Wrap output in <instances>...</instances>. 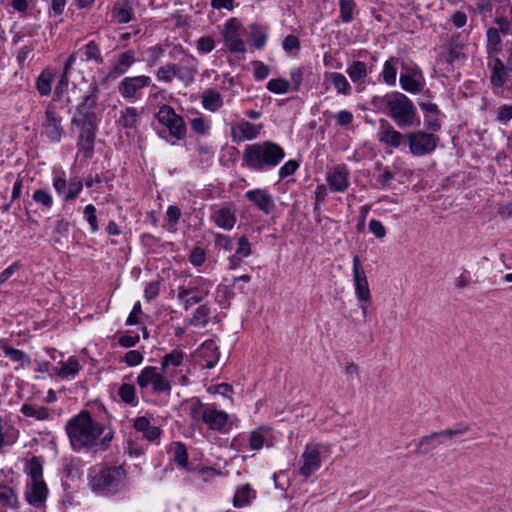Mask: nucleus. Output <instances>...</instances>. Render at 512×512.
Instances as JSON below:
<instances>
[{
    "label": "nucleus",
    "mask_w": 512,
    "mask_h": 512,
    "mask_svg": "<svg viewBox=\"0 0 512 512\" xmlns=\"http://www.w3.org/2000/svg\"><path fill=\"white\" fill-rule=\"evenodd\" d=\"M99 86L95 80L90 83L88 93L83 97L81 103L76 107L80 118H72V125L80 127V134L77 141V149L90 159L94 153V144L97 131V116L93 109L97 106L99 99Z\"/></svg>",
    "instance_id": "f257e3e1"
},
{
    "label": "nucleus",
    "mask_w": 512,
    "mask_h": 512,
    "mask_svg": "<svg viewBox=\"0 0 512 512\" xmlns=\"http://www.w3.org/2000/svg\"><path fill=\"white\" fill-rule=\"evenodd\" d=\"M65 431L74 451L90 448L104 432V425L93 420L88 410H81L65 426Z\"/></svg>",
    "instance_id": "f03ea898"
},
{
    "label": "nucleus",
    "mask_w": 512,
    "mask_h": 512,
    "mask_svg": "<svg viewBox=\"0 0 512 512\" xmlns=\"http://www.w3.org/2000/svg\"><path fill=\"white\" fill-rule=\"evenodd\" d=\"M371 103L377 108L385 105L387 115L395 121L398 127L420 125V118L414 103L401 92H391L383 97L374 96Z\"/></svg>",
    "instance_id": "7ed1b4c3"
},
{
    "label": "nucleus",
    "mask_w": 512,
    "mask_h": 512,
    "mask_svg": "<svg viewBox=\"0 0 512 512\" xmlns=\"http://www.w3.org/2000/svg\"><path fill=\"white\" fill-rule=\"evenodd\" d=\"M284 157V149L277 143L267 140L247 145L243 153V162L254 171H263L276 167Z\"/></svg>",
    "instance_id": "20e7f679"
},
{
    "label": "nucleus",
    "mask_w": 512,
    "mask_h": 512,
    "mask_svg": "<svg viewBox=\"0 0 512 512\" xmlns=\"http://www.w3.org/2000/svg\"><path fill=\"white\" fill-rule=\"evenodd\" d=\"M126 479L127 473L123 466L105 467L91 478L90 487L93 492L113 495L125 486Z\"/></svg>",
    "instance_id": "39448f33"
},
{
    "label": "nucleus",
    "mask_w": 512,
    "mask_h": 512,
    "mask_svg": "<svg viewBox=\"0 0 512 512\" xmlns=\"http://www.w3.org/2000/svg\"><path fill=\"white\" fill-rule=\"evenodd\" d=\"M190 416L195 422L205 423L209 429L222 431L227 425L229 415L222 410H217L211 405H206L196 400L190 408Z\"/></svg>",
    "instance_id": "423d86ee"
},
{
    "label": "nucleus",
    "mask_w": 512,
    "mask_h": 512,
    "mask_svg": "<svg viewBox=\"0 0 512 512\" xmlns=\"http://www.w3.org/2000/svg\"><path fill=\"white\" fill-rule=\"evenodd\" d=\"M409 150L414 156H424L433 152L439 138L432 133L425 131L408 132L405 134Z\"/></svg>",
    "instance_id": "0eeeda50"
},
{
    "label": "nucleus",
    "mask_w": 512,
    "mask_h": 512,
    "mask_svg": "<svg viewBox=\"0 0 512 512\" xmlns=\"http://www.w3.org/2000/svg\"><path fill=\"white\" fill-rule=\"evenodd\" d=\"M158 122L166 126L169 130V134L181 140L186 135V124L183 118L178 115L174 108L169 105H162L156 114Z\"/></svg>",
    "instance_id": "6e6552de"
},
{
    "label": "nucleus",
    "mask_w": 512,
    "mask_h": 512,
    "mask_svg": "<svg viewBox=\"0 0 512 512\" xmlns=\"http://www.w3.org/2000/svg\"><path fill=\"white\" fill-rule=\"evenodd\" d=\"M150 84L151 78L149 76L125 77L119 83L118 92L124 99L137 100L141 96L142 89Z\"/></svg>",
    "instance_id": "1a4fd4ad"
},
{
    "label": "nucleus",
    "mask_w": 512,
    "mask_h": 512,
    "mask_svg": "<svg viewBox=\"0 0 512 512\" xmlns=\"http://www.w3.org/2000/svg\"><path fill=\"white\" fill-rule=\"evenodd\" d=\"M62 118L55 110V107L49 104L45 111V120L42 123L44 134L49 141L58 143L61 141L64 128L61 125Z\"/></svg>",
    "instance_id": "9d476101"
},
{
    "label": "nucleus",
    "mask_w": 512,
    "mask_h": 512,
    "mask_svg": "<svg viewBox=\"0 0 512 512\" xmlns=\"http://www.w3.org/2000/svg\"><path fill=\"white\" fill-rule=\"evenodd\" d=\"M353 281L357 299L366 304L371 303V294L365 271L361 265L359 256L353 257Z\"/></svg>",
    "instance_id": "9b49d317"
},
{
    "label": "nucleus",
    "mask_w": 512,
    "mask_h": 512,
    "mask_svg": "<svg viewBox=\"0 0 512 512\" xmlns=\"http://www.w3.org/2000/svg\"><path fill=\"white\" fill-rule=\"evenodd\" d=\"M240 25L236 19L232 18L225 24L223 38L228 50L232 53H245L246 47L244 41L239 35Z\"/></svg>",
    "instance_id": "f8f14e48"
},
{
    "label": "nucleus",
    "mask_w": 512,
    "mask_h": 512,
    "mask_svg": "<svg viewBox=\"0 0 512 512\" xmlns=\"http://www.w3.org/2000/svg\"><path fill=\"white\" fill-rule=\"evenodd\" d=\"M245 198L266 215H269L275 209L273 196L267 189L249 190L245 193Z\"/></svg>",
    "instance_id": "ddd939ff"
},
{
    "label": "nucleus",
    "mask_w": 512,
    "mask_h": 512,
    "mask_svg": "<svg viewBox=\"0 0 512 512\" xmlns=\"http://www.w3.org/2000/svg\"><path fill=\"white\" fill-rule=\"evenodd\" d=\"M262 128V124H253L249 121L241 120L237 125L231 127L230 135L236 143L244 140H253L259 136Z\"/></svg>",
    "instance_id": "4468645a"
},
{
    "label": "nucleus",
    "mask_w": 512,
    "mask_h": 512,
    "mask_svg": "<svg viewBox=\"0 0 512 512\" xmlns=\"http://www.w3.org/2000/svg\"><path fill=\"white\" fill-rule=\"evenodd\" d=\"M135 61V52L133 50H127L121 53L117 61L111 67L110 71L103 78V83L113 81L121 75L125 74L129 70V68L135 63Z\"/></svg>",
    "instance_id": "2eb2a0df"
},
{
    "label": "nucleus",
    "mask_w": 512,
    "mask_h": 512,
    "mask_svg": "<svg viewBox=\"0 0 512 512\" xmlns=\"http://www.w3.org/2000/svg\"><path fill=\"white\" fill-rule=\"evenodd\" d=\"M303 465L299 469V474L308 478L315 470L320 467V452L316 446H307L302 454Z\"/></svg>",
    "instance_id": "dca6fc26"
},
{
    "label": "nucleus",
    "mask_w": 512,
    "mask_h": 512,
    "mask_svg": "<svg viewBox=\"0 0 512 512\" xmlns=\"http://www.w3.org/2000/svg\"><path fill=\"white\" fill-rule=\"evenodd\" d=\"M349 171L346 165H338L333 172L327 176V182L333 192H343L349 186Z\"/></svg>",
    "instance_id": "f3484780"
},
{
    "label": "nucleus",
    "mask_w": 512,
    "mask_h": 512,
    "mask_svg": "<svg viewBox=\"0 0 512 512\" xmlns=\"http://www.w3.org/2000/svg\"><path fill=\"white\" fill-rule=\"evenodd\" d=\"M380 123L381 131L379 132V141L386 146L398 148L405 135L395 130L393 126L384 119L380 120Z\"/></svg>",
    "instance_id": "a211bd4d"
},
{
    "label": "nucleus",
    "mask_w": 512,
    "mask_h": 512,
    "mask_svg": "<svg viewBox=\"0 0 512 512\" xmlns=\"http://www.w3.org/2000/svg\"><path fill=\"white\" fill-rule=\"evenodd\" d=\"M213 222L224 230H231L237 221L235 209L230 206H222L211 215Z\"/></svg>",
    "instance_id": "6ab92c4d"
},
{
    "label": "nucleus",
    "mask_w": 512,
    "mask_h": 512,
    "mask_svg": "<svg viewBox=\"0 0 512 512\" xmlns=\"http://www.w3.org/2000/svg\"><path fill=\"white\" fill-rule=\"evenodd\" d=\"M48 495V488L44 480L32 481L31 488L26 492L27 502L34 507H41Z\"/></svg>",
    "instance_id": "aec40b11"
},
{
    "label": "nucleus",
    "mask_w": 512,
    "mask_h": 512,
    "mask_svg": "<svg viewBox=\"0 0 512 512\" xmlns=\"http://www.w3.org/2000/svg\"><path fill=\"white\" fill-rule=\"evenodd\" d=\"M133 427L136 431L141 432L148 441L157 440L162 433L161 429L157 426H152L149 419L145 416L137 417L134 420Z\"/></svg>",
    "instance_id": "412c9836"
},
{
    "label": "nucleus",
    "mask_w": 512,
    "mask_h": 512,
    "mask_svg": "<svg viewBox=\"0 0 512 512\" xmlns=\"http://www.w3.org/2000/svg\"><path fill=\"white\" fill-rule=\"evenodd\" d=\"M201 98L202 106L208 111L216 112L223 106L222 95L213 88L204 90Z\"/></svg>",
    "instance_id": "4be33fe9"
},
{
    "label": "nucleus",
    "mask_w": 512,
    "mask_h": 512,
    "mask_svg": "<svg viewBox=\"0 0 512 512\" xmlns=\"http://www.w3.org/2000/svg\"><path fill=\"white\" fill-rule=\"evenodd\" d=\"M255 497L256 491L252 489L250 484L246 483L237 489L233 497V506L235 508L247 506Z\"/></svg>",
    "instance_id": "5701e85b"
},
{
    "label": "nucleus",
    "mask_w": 512,
    "mask_h": 512,
    "mask_svg": "<svg viewBox=\"0 0 512 512\" xmlns=\"http://www.w3.org/2000/svg\"><path fill=\"white\" fill-rule=\"evenodd\" d=\"M113 14L118 23H128L133 17V7L128 0H118L114 5Z\"/></svg>",
    "instance_id": "b1692460"
},
{
    "label": "nucleus",
    "mask_w": 512,
    "mask_h": 512,
    "mask_svg": "<svg viewBox=\"0 0 512 512\" xmlns=\"http://www.w3.org/2000/svg\"><path fill=\"white\" fill-rule=\"evenodd\" d=\"M140 112L135 107H126L120 112L118 123L124 129H134L139 121Z\"/></svg>",
    "instance_id": "393cba45"
},
{
    "label": "nucleus",
    "mask_w": 512,
    "mask_h": 512,
    "mask_svg": "<svg viewBox=\"0 0 512 512\" xmlns=\"http://www.w3.org/2000/svg\"><path fill=\"white\" fill-rule=\"evenodd\" d=\"M210 314H211L210 305H208L207 303L202 304L196 308L192 317L188 320L187 323H188V325L194 326V327H197V326L205 327L209 322Z\"/></svg>",
    "instance_id": "a878e982"
},
{
    "label": "nucleus",
    "mask_w": 512,
    "mask_h": 512,
    "mask_svg": "<svg viewBox=\"0 0 512 512\" xmlns=\"http://www.w3.org/2000/svg\"><path fill=\"white\" fill-rule=\"evenodd\" d=\"M200 353L201 356L207 359L205 368H214L219 360L220 353L218 347L213 343V341L205 342L201 348Z\"/></svg>",
    "instance_id": "bb28decb"
},
{
    "label": "nucleus",
    "mask_w": 512,
    "mask_h": 512,
    "mask_svg": "<svg viewBox=\"0 0 512 512\" xmlns=\"http://www.w3.org/2000/svg\"><path fill=\"white\" fill-rule=\"evenodd\" d=\"M20 411L24 416L35 418L40 421L47 420L50 417L49 408L36 406L30 403H24Z\"/></svg>",
    "instance_id": "cd10ccee"
},
{
    "label": "nucleus",
    "mask_w": 512,
    "mask_h": 512,
    "mask_svg": "<svg viewBox=\"0 0 512 512\" xmlns=\"http://www.w3.org/2000/svg\"><path fill=\"white\" fill-rule=\"evenodd\" d=\"M442 443L443 440L437 436L436 432H433L430 435L423 436L419 440L415 452L417 454H427Z\"/></svg>",
    "instance_id": "c85d7f7f"
},
{
    "label": "nucleus",
    "mask_w": 512,
    "mask_h": 512,
    "mask_svg": "<svg viewBox=\"0 0 512 512\" xmlns=\"http://www.w3.org/2000/svg\"><path fill=\"white\" fill-rule=\"evenodd\" d=\"M117 395L121 401L130 406H137L138 400L136 396V388L133 384L123 383L120 385L117 391Z\"/></svg>",
    "instance_id": "c756f323"
},
{
    "label": "nucleus",
    "mask_w": 512,
    "mask_h": 512,
    "mask_svg": "<svg viewBox=\"0 0 512 512\" xmlns=\"http://www.w3.org/2000/svg\"><path fill=\"white\" fill-rule=\"evenodd\" d=\"M25 472L30 476L32 481L43 480V461L39 456H32L26 463Z\"/></svg>",
    "instance_id": "7c9ffc66"
},
{
    "label": "nucleus",
    "mask_w": 512,
    "mask_h": 512,
    "mask_svg": "<svg viewBox=\"0 0 512 512\" xmlns=\"http://www.w3.org/2000/svg\"><path fill=\"white\" fill-rule=\"evenodd\" d=\"M347 74L354 83H361L367 77V65L362 61H354L347 69Z\"/></svg>",
    "instance_id": "2f4dec72"
},
{
    "label": "nucleus",
    "mask_w": 512,
    "mask_h": 512,
    "mask_svg": "<svg viewBox=\"0 0 512 512\" xmlns=\"http://www.w3.org/2000/svg\"><path fill=\"white\" fill-rule=\"evenodd\" d=\"M328 80L333 84L334 88L338 93L348 95L351 92V85L349 84L346 77L338 72H332L326 74Z\"/></svg>",
    "instance_id": "473e14b6"
},
{
    "label": "nucleus",
    "mask_w": 512,
    "mask_h": 512,
    "mask_svg": "<svg viewBox=\"0 0 512 512\" xmlns=\"http://www.w3.org/2000/svg\"><path fill=\"white\" fill-rule=\"evenodd\" d=\"M53 81V74L48 69H45L37 77L36 88L41 96H48L51 93V85Z\"/></svg>",
    "instance_id": "72a5a7b5"
},
{
    "label": "nucleus",
    "mask_w": 512,
    "mask_h": 512,
    "mask_svg": "<svg viewBox=\"0 0 512 512\" xmlns=\"http://www.w3.org/2000/svg\"><path fill=\"white\" fill-rule=\"evenodd\" d=\"M2 350L6 357L10 358L14 362L20 363L22 366H28L31 363L30 357L22 350L16 349L7 344L2 346Z\"/></svg>",
    "instance_id": "f704fd0d"
},
{
    "label": "nucleus",
    "mask_w": 512,
    "mask_h": 512,
    "mask_svg": "<svg viewBox=\"0 0 512 512\" xmlns=\"http://www.w3.org/2000/svg\"><path fill=\"white\" fill-rule=\"evenodd\" d=\"M182 68L176 64H167L161 66L157 71V77L159 80L164 82H171L174 77L182 78Z\"/></svg>",
    "instance_id": "c9c22d12"
},
{
    "label": "nucleus",
    "mask_w": 512,
    "mask_h": 512,
    "mask_svg": "<svg viewBox=\"0 0 512 512\" xmlns=\"http://www.w3.org/2000/svg\"><path fill=\"white\" fill-rule=\"evenodd\" d=\"M157 375V368L154 366H146L142 369L136 379V383L141 391H144L149 385H152Z\"/></svg>",
    "instance_id": "e433bc0d"
},
{
    "label": "nucleus",
    "mask_w": 512,
    "mask_h": 512,
    "mask_svg": "<svg viewBox=\"0 0 512 512\" xmlns=\"http://www.w3.org/2000/svg\"><path fill=\"white\" fill-rule=\"evenodd\" d=\"M398 63V58L391 57L384 63L382 77L383 81L388 85H395L396 83V75L397 69L396 64Z\"/></svg>",
    "instance_id": "4c0bfd02"
},
{
    "label": "nucleus",
    "mask_w": 512,
    "mask_h": 512,
    "mask_svg": "<svg viewBox=\"0 0 512 512\" xmlns=\"http://www.w3.org/2000/svg\"><path fill=\"white\" fill-rule=\"evenodd\" d=\"M399 81L402 89L409 93H419L423 89V84L411 74H401Z\"/></svg>",
    "instance_id": "58836bf2"
},
{
    "label": "nucleus",
    "mask_w": 512,
    "mask_h": 512,
    "mask_svg": "<svg viewBox=\"0 0 512 512\" xmlns=\"http://www.w3.org/2000/svg\"><path fill=\"white\" fill-rule=\"evenodd\" d=\"M83 189L82 179L78 176H73L70 178L68 183L67 192L64 195V201H72L75 200L80 192Z\"/></svg>",
    "instance_id": "ea45409f"
},
{
    "label": "nucleus",
    "mask_w": 512,
    "mask_h": 512,
    "mask_svg": "<svg viewBox=\"0 0 512 512\" xmlns=\"http://www.w3.org/2000/svg\"><path fill=\"white\" fill-rule=\"evenodd\" d=\"M17 502V495L14 490L5 484H0V503L3 506L14 508Z\"/></svg>",
    "instance_id": "a19ab883"
},
{
    "label": "nucleus",
    "mask_w": 512,
    "mask_h": 512,
    "mask_svg": "<svg viewBox=\"0 0 512 512\" xmlns=\"http://www.w3.org/2000/svg\"><path fill=\"white\" fill-rule=\"evenodd\" d=\"M470 431V426L465 423H456L453 428H448L445 430H441L439 432H436L437 436L443 440V438H449L452 439L455 436L466 434Z\"/></svg>",
    "instance_id": "79ce46f5"
},
{
    "label": "nucleus",
    "mask_w": 512,
    "mask_h": 512,
    "mask_svg": "<svg viewBox=\"0 0 512 512\" xmlns=\"http://www.w3.org/2000/svg\"><path fill=\"white\" fill-rule=\"evenodd\" d=\"M60 364L61 368L58 375L62 378H65L69 375H76L81 370L79 361L74 357L69 358L65 362H61Z\"/></svg>",
    "instance_id": "37998d69"
},
{
    "label": "nucleus",
    "mask_w": 512,
    "mask_h": 512,
    "mask_svg": "<svg viewBox=\"0 0 512 512\" xmlns=\"http://www.w3.org/2000/svg\"><path fill=\"white\" fill-rule=\"evenodd\" d=\"M84 56L86 61H95L97 64L103 63L100 48L95 41H90L84 46Z\"/></svg>",
    "instance_id": "c03bdc74"
},
{
    "label": "nucleus",
    "mask_w": 512,
    "mask_h": 512,
    "mask_svg": "<svg viewBox=\"0 0 512 512\" xmlns=\"http://www.w3.org/2000/svg\"><path fill=\"white\" fill-rule=\"evenodd\" d=\"M174 461L181 468L188 466V452L185 444L182 442L174 443Z\"/></svg>",
    "instance_id": "a18cd8bd"
},
{
    "label": "nucleus",
    "mask_w": 512,
    "mask_h": 512,
    "mask_svg": "<svg viewBox=\"0 0 512 512\" xmlns=\"http://www.w3.org/2000/svg\"><path fill=\"white\" fill-rule=\"evenodd\" d=\"M340 18L342 22L348 23L353 19V12L356 4L353 0H340Z\"/></svg>",
    "instance_id": "49530a36"
},
{
    "label": "nucleus",
    "mask_w": 512,
    "mask_h": 512,
    "mask_svg": "<svg viewBox=\"0 0 512 512\" xmlns=\"http://www.w3.org/2000/svg\"><path fill=\"white\" fill-rule=\"evenodd\" d=\"M488 50L494 53L501 51V37L499 30L496 28H489L487 30Z\"/></svg>",
    "instance_id": "de8ad7c7"
},
{
    "label": "nucleus",
    "mask_w": 512,
    "mask_h": 512,
    "mask_svg": "<svg viewBox=\"0 0 512 512\" xmlns=\"http://www.w3.org/2000/svg\"><path fill=\"white\" fill-rule=\"evenodd\" d=\"M290 87L289 82L283 78L271 79L267 83V89L275 94H283L288 92Z\"/></svg>",
    "instance_id": "09e8293b"
},
{
    "label": "nucleus",
    "mask_w": 512,
    "mask_h": 512,
    "mask_svg": "<svg viewBox=\"0 0 512 512\" xmlns=\"http://www.w3.org/2000/svg\"><path fill=\"white\" fill-rule=\"evenodd\" d=\"M32 199L46 209H50L53 205L52 196L44 189L35 190L32 195Z\"/></svg>",
    "instance_id": "8fccbe9b"
},
{
    "label": "nucleus",
    "mask_w": 512,
    "mask_h": 512,
    "mask_svg": "<svg viewBox=\"0 0 512 512\" xmlns=\"http://www.w3.org/2000/svg\"><path fill=\"white\" fill-rule=\"evenodd\" d=\"M171 384L167 380L165 376H163L161 373L157 372V375L154 379V382L152 384V389L154 393H170L171 391Z\"/></svg>",
    "instance_id": "3c124183"
},
{
    "label": "nucleus",
    "mask_w": 512,
    "mask_h": 512,
    "mask_svg": "<svg viewBox=\"0 0 512 512\" xmlns=\"http://www.w3.org/2000/svg\"><path fill=\"white\" fill-rule=\"evenodd\" d=\"M84 217L86 218L92 232H97L99 230L98 219L96 215V208L94 205L89 204L84 208Z\"/></svg>",
    "instance_id": "603ef678"
},
{
    "label": "nucleus",
    "mask_w": 512,
    "mask_h": 512,
    "mask_svg": "<svg viewBox=\"0 0 512 512\" xmlns=\"http://www.w3.org/2000/svg\"><path fill=\"white\" fill-rule=\"evenodd\" d=\"M496 119L502 124L508 123L512 119V105H501L497 108Z\"/></svg>",
    "instance_id": "864d4df0"
},
{
    "label": "nucleus",
    "mask_w": 512,
    "mask_h": 512,
    "mask_svg": "<svg viewBox=\"0 0 512 512\" xmlns=\"http://www.w3.org/2000/svg\"><path fill=\"white\" fill-rule=\"evenodd\" d=\"M299 168V163L296 160L287 161L280 169H279V178L285 179L291 175H293L297 169Z\"/></svg>",
    "instance_id": "5fc2aeb1"
},
{
    "label": "nucleus",
    "mask_w": 512,
    "mask_h": 512,
    "mask_svg": "<svg viewBox=\"0 0 512 512\" xmlns=\"http://www.w3.org/2000/svg\"><path fill=\"white\" fill-rule=\"evenodd\" d=\"M507 77H508L507 70L502 71V72L497 71V70L492 71L491 76H490V82H491L492 87L494 89L502 88L507 81Z\"/></svg>",
    "instance_id": "6e6d98bb"
},
{
    "label": "nucleus",
    "mask_w": 512,
    "mask_h": 512,
    "mask_svg": "<svg viewBox=\"0 0 512 512\" xmlns=\"http://www.w3.org/2000/svg\"><path fill=\"white\" fill-rule=\"evenodd\" d=\"M251 39L256 49H262L266 43L267 37L256 25L251 26Z\"/></svg>",
    "instance_id": "4d7b16f0"
},
{
    "label": "nucleus",
    "mask_w": 512,
    "mask_h": 512,
    "mask_svg": "<svg viewBox=\"0 0 512 512\" xmlns=\"http://www.w3.org/2000/svg\"><path fill=\"white\" fill-rule=\"evenodd\" d=\"M160 292V281H152L149 282L144 290V297L145 299L150 302L154 300Z\"/></svg>",
    "instance_id": "13d9d810"
},
{
    "label": "nucleus",
    "mask_w": 512,
    "mask_h": 512,
    "mask_svg": "<svg viewBox=\"0 0 512 512\" xmlns=\"http://www.w3.org/2000/svg\"><path fill=\"white\" fill-rule=\"evenodd\" d=\"M282 48L285 52L291 53L292 51H298L300 49V41L295 35H287L283 42Z\"/></svg>",
    "instance_id": "bf43d9fd"
},
{
    "label": "nucleus",
    "mask_w": 512,
    "mask_h": 512,
    "mask_svg": "<svg viewBox=\"0 0 512 512\" xmlns=\"http://www.w3.org/2000/svg\"><path fill=\"white\" fill-rule=\"evenodd\" d=\"M265 443V437L259 431H252L249 435V446L252 450H259Z\"/></svg>",
    "instance_id": "052dcab7"
},
{
    "label": "nucleus",
    "mask_w": 512,
    "mask_h": 512,
    "mask_svg": "<svg viewBox=\"0 0 512 512\" xmlns=\"http://www.w3.org/2000/svg\"><path fill=\"white\" fill-rule=\"evenodd\" d=\"M191 129L198 135H205L208 132V125L203 117H197L190 121Z\"/></svg>",
    "instance_id": "680f3d73"
},
{
    "label": "nucleus",
    "mask_w": 512,
    "mask_h": 512,
    "mask_svg": "<svg viewBox=\"0 0 512 512\" xmlns=\"http://www.w3.org/2000/svg\"><path fill=\"white\" fill-rule=\"evenodd\" d=\"M238 244H239V247L235 252L236 257L237 258H238V256H240L242 258L248 257L251 254L252 250H251V246H250V243H249L247 237L242 236L241 238H239Z\"/></svg>",
    "instance_id": "e2e57ef3"
},
{
    "label": "nucleus",
    "mask_w": 512,
    "mask_h": 512,
    "mask_svg": "<svg viewBox=\"0 0 512 512\" xmlns=\"http://www.w3.org/2000/svg\"><path fill=\"white\" fill-rule=\"evenodd\" d=\"M189 260L194 266H201L205 262V251L201 247H195L190 253Z\"/></svg>",
    "instance_id": "0e129e2a"
},
{
    "label": "nucleus",
    "mask_w": 512,
    "mask_h": 512,
    "mask_svg": "<svg viewBox=\"0 0 512 512\" xmlns=\"http://www.w3.org/2000/svg\"><path fill=\"white\" fill-rule=\"evenodd\" d=\"M215 47V42L212 37H201L197 41V49L202 53H209Z\"/></svg>",
    "instance_id": "69168bd1"
},
{
    "label": "nucleus",
    "mask_w": 512,
    "mask_h": 512,
    "mask_svg": "<svg viewBox=\"0 0 512 512\" xmlns=\"http://www.w3.org/2000/svg\"><path fill=\"white\" fill-rule=\"evenodd\" d=\"M369 231L375 235L376 238L382 239L386 235V229L383 224L376 219L369 222Z\"/></svg>",
    "instance_id": "338daca9"
},
{
    "label": "nucleus",
    "mask_w": 512,
    "mask_h": 512,
    "mask_svg": "<svg viewBox=\"0 0 512 512\" xmlns=\"http://www.w3.org/2000/svg\"><path fill=\"white\" fill-rule=\"evenodd\" d=\"M143 361V355L137 350H130L125 354V363L128 366H137Z\"/></svg>",
    "instance_id": "774afa93"
}]
</instances>
